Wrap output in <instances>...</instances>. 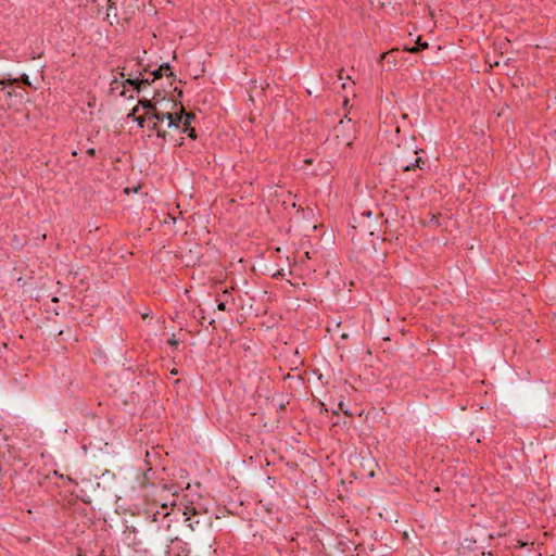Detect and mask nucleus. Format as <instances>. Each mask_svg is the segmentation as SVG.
<instances>
[{
  "label": "nucleus",
  "mask_w": 556,
  "mask_h": 556,
  "mask_svg": "<svg viewBox=\"0 0 556 556\" xmlns=\"http://www.w3.org/2000/svg\"><path fill=\"white\" fill-rule=\"evenodd\" d=\"M138 66L141 67L140 76H142V80H148L147 83H144V88L153 84L155 80L162 78L164 75L167 77L174 75V73L172 72V67L168 63L160 65V67L154 71H150L149 66H142L140 62L138 63Z\"/></svg>",
  "instance_id": "obj_1"
},
{
  "label": "nucleus",
  "mask_w": 556,
  "mask_h": 556,
  "mask_svg": "<svg viewBox=\"0 0 556 556\" xmlns=\"http://www.w3.org/2000/svg\"><path fill=\"white\" fill-rule=\"evenodd\" d=\"M125 71L126 67L124 66L123 71L119 73L121 78H125V80L122 83L123 87H131L139 93L144 88V83L148 80H142V76H140V70L137 71L138 75H134L132 72L126 74ZM119 94L125 98L134 99L132 94L127 96L125 89H123Z\"/></svg>",
  "instance_id": "obj_2"
},
{
  "label": "nucleus",
  "mask_w": 556,
  "mask_h": 556,
  "mask_svg": "<svg viewBox=\"0 0 556 556\" xmlns=\"http://www.w3.org/2000/svg\"><path fill=\"white\" fill-rule=\"evenodd\" d=\"M148 119L155 121L159 124L167 121V128L180 129L181 116L177 113L163 112L156 109L152 111V113L148 116Z\"/></svg>",
  "instance_id": "obj_3"
},
{
  "label": "nucleus",
  "mask_w": 556,
  "mask_h": 556,
  "mask_svg": "<svg viewBox=\"0 0 556 556\" xmlns=\"http://www.w3.org/2000/svg\"><path fill=\"white\" fill-rule=\"evenodd\" d=\"M170 516L172 514L168 511H156L155 514H153L152 522L161 523L162 527L168 530L170 528V522L173 521Z\"/></svg>",
  "instance_id": "obj_4"
},
{
  "label": "nucleus",
  "mask_w": 556,
  "mask_h": 556,
  "mask_svg": "<svg viewBox=\"0 0 556 556\" xmlns=\"http://www.w3.org/2000/svg\"><path fill=\"white\" fill-rule=\"evenodd\" d=\"M159 96H160V92L156 91L151 100L146 99V98L139 100L138 105L142 106L147 111L146 112L147 116H149L152 113V111L157 109L155 106L154 100H156Z\"/></svg>",
  "instance_id": "obj_5"
},
{
  "label": "nucleus",
  "mask_w": 556,
  "mask_h": 556,
  "mask_svg": "<svg viewBox=\"0 0 556 556\" xmlns=\"http://www.w3.org/2000/svg\"><path fill=\"white\" fill-rule=\"evenodd\" d=\"M177 114L181 116L180 129L190 127L191 122L195 118V115L193 113H187L182 105H180V112Z\"/></svg>",
  "instance_id": "obj_6"
},
{
  "label": "nucleus",
  "mask_w": 556,
  "mask_h": 556,
  "mask_svg": "<svg viewBox=\"0 0 556 556\" xmlns=\"http://www.w3.org/2000/svg\"><path fill=\"white\" fill-rule=\"evenodd\" d=\"M150 129L156 132L157 138H161L163 141H166L167 132L163 129L160 124L155 121H151Z\"/></svg>",
  "instance_id": "obj_7"
},
{
  "label": "nucleus",
  "mask_w": 556,
  "mask_h": 556,
  "mask_svg": "<svg viewBox=\"0 0 556 556\" xmlns=\"http://www.w3.org/2000/svg\"><path fill=\"white\" fill-rule=\"evenodd\" d=\"M424 164H425L424 160L420 156H417L413 163H409V164H406V165H401V168L404 172L413 170L416 167L421 169Z\"/></svg>",
  "instance_id": "obj_8"
},
{
  "label": "nucleus",
  "mask_w": 556,
  "mask_h": 556,
  "mask_svg": "<svg viewBox=\"0 0 556 556\" xmlns=\"http://www.w3.org/2000/svg\"><path fill=\"white\" fill-rule=\"evenodd\" d=\"M428 48V42L426 41H422L421 38L419 37L416 41V45L410 47V48H406L405 50L409 53H418L420 52L421 50H425Z\"/></svg>",
  "instance_id": "obj_9"
},
{
  "label": "nucleus",
  "mask_w": 556,
  "mask_h": 556,
  "mask_svg": "<svg viewBox=\"0 0 556 556\" xmlns=\"http://www.w3.org/2000/svg\"><path fill=\"white\" fill-rule=\"evenodd\" d=\"M106 3H108L106 18H109L111 16V13H113L114 16L117 17V8H116L115 2H113L112 0H106Z\"/></svg>",
  "instance_id": "obj_10"
},
{
  "label": "nucleus",
  "mask_w": 556,
  "mask_h": 556,
  "mask_svg": "<svg viewBox=\"0 0 556 556\" xmlns=\"http://www.w3.org/2000/svg\"><path fill=\"white\" fill-rule=\"evenodd\" d=\"M181 131L182 132H186L188 135L189 138L191 139H197V131L193 127H186V128H181Z\"/></svg>",
  "instance_id": "obj_11"
},
{
  "label": "nucleus",
  "mask_w": 556,
  "mask_h": 556,
  "mask_svg": "<svg viewBox=\"0 0 556 556\" xmlns=\"http://www.w3.org/2000/svg\"><path fill=\"white\" fill-rule=\"evenodd\" d=\"M137 125L140 127V128H143L144 127V124H146V121L148 119V116L144 114V115H141V116H136L135 118H132Z\"/></svg>",
  "instance_id": "obj_12"
},
{
  "label": "nucleus",
  "mask_w": 556,
  "mask_h": 556,
  "mask_svg": "<svg viewBox=\"0 0 556 556\" xmlns=\"http://www.w3.org/2000/svg\"><path fill=\"white\" fill-rule=\"evenodd\" d=\"M167 342H168V344H169L170 346H173L175 350H176V349L178 348V345H179V340H178V339H176V336H175V334H173V336L168 339V341H167Z\"/></svg>",
  "instance_id": "obj_13"
},
{
  "label": "nucleus",
  "mask_w": 556,
  "mask_h": 556,
  "mask_svg": "<svg viewBox=\"0 0 556 556\" xmlns=\"http://www.w3.org/2000/svg\"><path fill=\"white\" fill-rule=\"evenodd\" d=\"M199 316L198 315H194L195 318H199V323L201 325L204 324V320H205V316H204V311L203 309H199L198 312Z\"/></svg>",
  "instance_id": "obj_14"
},
{
  "label": "nucleus",
  "mask_w": 556,
  "mask_h": 556,
  "mask_svg": "<svg viewBox=\"0 0 556 556\" xmlns=\"http://www.w3.org/2000/svg\"><path fill=\"white\" fill-rule=\"evenodd\" d=\"M20 80H21L24 85H26V86H31V83H30V80H29V77H28V75H26V74H23V75L21 76Z\"/></svg>",
  "instance_id": "obj_15"
},
{
  "label": "nucleus",
  "mask_w": 556,
  "mask_h": 556,
  "mask_svg": "<svg viewBox=\"0 0 556 556\" xmlns=\"http://www.w3.org/2000/svg\"><path fill=\"white\" fill-rule=\"evenodd\" d=\"M139 111V105L137 104L132 110L131 112L127 115L128 118H135L136 117V114L137 112Z\"/></svg>",
  "instance_id": "obj_16"
},
{
  "label": "nucleus",
  "mask_w": 556,
  "mask_h": 556,
  "mask_svg": "<svg viewBox=\"0 0 556 556\" xmlns=\"http://www.w3.org/2000/svg\"><path fill=\"white\" fill-rule=\"evenodd\" d=\"M217 308L219 311H226V303L224 301H218Z\"/></svg>",
  "instance_id": "obj_17"
},
{
  "label": "nucleus",
  "mask_w": 556,
  "mask_h": 556,
  "mask_svg": "<svg viewBox=\"0 0 556 556\" xmlns=\"http://www.w3.org/2000/svg\"><path fill=\"white\" fill-rule=\"evenodd\" d=\"M87 154L89 156H94L96 155V150L93 148H90V149L87 150Z\"/></svg>",
  "instance_id": "obj_18"
},
{
  "label": "nucleus",
  "mask_w": 556,
  "mask_h": 556,
  "mask_svg": "<svg viewBox=\"0 0 556 556\" xmlns=\"http://www.w3.org/2000/svg\"><path fill=\"white\" fill-rule=\"evenodd\" d=\"M339 408L345 414V415H349V412L346 409H344V404L343 402H340L339 403Z\"/></svg>",
  "instance_id": "obj_19"
},
{
  "label": "nucleus",
  "mask_w": 556,
  "mask_h": 556,
  "mask_svg": "<svg viewBox=\"0 0 556 556\" xmlns=\"http://www.w3.org/2000/svg\"><path fill=\"white\" fill-rule=\"evenodd\" d=\"M150 471H152V468H148V470L144 472V478H148V476H150Z\"/></svg>",
  "instance_id": "obj_20"
},
{
  "label": "nucleus",
  "mask_w": 556,
  "mask_h": 556,
  "mask_svg": "<svg viewBox=\"0 0 556 556\" xmlns=\"http://www.w3.org/2000/svg\"><path fill=\"white\" fill-rule=\"evenodd\" d=\"M17 80L16 79H10L9 80V85H13L14 83H16Z\"/></svg>",
  "instance_id": "obj_21"
},
{
  "label": "nucleus",
  "mask_w": 556,
  "mask_h": 556,
  "mask_svg": "<svg viewBox=\"0 0 556 556\" xmlns=\"http://www.w3.org/2000/svg\"><path fill=\"white\" fill-rule=\"evenodd\" d=\"M117 83H118V79H117V78H115V79L112 81V84H111V85H112V86H114V84H117Z\"/></svg>",
  "instance_id": "obj_22"
},
{
  "label": "nucleus",
  "mask_w": 556,
  "mask_h": 556,
  "mask_svg": "<svg viewBox=\"0 0 556 556\" xmlns=\"http://www.w3.org/2000/svg\"><path fill=\"white\" fill-rule=\"evenodd\" d=\"M343 125H344V122H343V121H340L339 126L337 127V129H338L340 126H343Z\"/></svg>",
  "instance_id": "obj_23"
},
{
  "label": "nucleus",
  "mask_w": 556,
  "mask_h": 556,
  "mask_svg": "<svg viewBox=\"0 0 556 556\" xmlns=\"http://www.w3.org/2000/svg\"><path fill=\"white\" fill-rule=\"evenodd\" d=\"M364 215H366V216H370V215H371V212H366V213H364Z\"/></svg>",
  "instance_id": "obj_24"
}]
</instances>
